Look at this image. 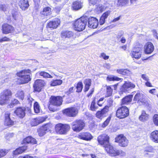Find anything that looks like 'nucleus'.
Masks as SVG:
<instances>
[{
	"instance_id": "obj_42",
	"label": "nucleus",
	"mask_w": 158,
	"mask_h": 158,
	"mask_svg": "<svg viewBox=\"0 0 158 158\" xmlns=\"http://www.w3.org/2000/svg\"><path fill=\"white\" fill-rule=\"evenodd\" d=\"M106 9V7L103 5H99L95 9V10L98 13H100Z\"/></svg>"
},
{
	"instance_id": "obj_43",
	"label": "nucleus",
	"mask_w": 158,
	"mask_h": 158,
	"mask_svg": "<svg viewBox=\"0 0 158 158\" xmlns=\"http://www.w3.org/2000/svg\"><path fill=\"white\" fill-rule=\"evenodd\" d=\"M83 86V84L81 82H78L76 87L77 89L76 92L78 93L81 92L82 90Z\"/></svg>"
},
{
	"instance_id": "obj_5",
	"label": "nucleus",
	"mask_w": 158,
	"mask_h": 158,
	"mask_svg": "<svg viewBox=\"0 0 158 158\" xmlns=\"http://www.w3.org/2000/svg\"><path fill=\"white\" fill-rule=\"evenodd\" d=\"M11 91L8 89L4 90L0 94V104L3 105L7 103L12 96Z\"/></svg>"
},
{
	"instance_id": "obj_7",
	"label": "nucleus",
	"mask_w": 158,
	"mask_h": 158,
	"mask_svg": "<svg viewBox=\"0 0 158 158\" xmlns=\"http://www.w3.org/2000/svg\"><path fill=\"white\" fill-rule=\"evenodd\" d=\"M85 126L84 122L81 120H77L72 124V128L73 131L78 132L82 130Z\"/></svg>"
},
{
	"instance_id": "obj_17",
	"label": "nucleus",
	"mask_w": 158,
	"mask_h": 158,
	"mask_svg": "<svg viewBox=\"0 0 158 158\" xmlns=\"http://www.w3.org/2000/svg\"><path fill=\"white\" fill-rule=\"evenodd\" d=\"M14 30V28L8 24H4L2 25V32L4 34H7L12 33Z\"/></svg>"
},
{
	"instance_id": "obj_19",
	"label": "nucleus",
	"mask_w": 158,
	"mask_h": 158,
	"mask_svg": "<svg viewBox=\"0 0 158 158\" xmlns=\"http://www.w3.org/2000/svg\"><path fill=\"white\" fill-rule=\"evenodd\" d=\"M144 48L145 53L146 54H149L154 51V47L152 43L148 42L145 44Z\"/></svg>"
},
{
	"instance_id": "obj_38",
	"label": "nucleus",
	"mask_w": 158,
	"mask_h": 158,
	"mask_svg": "<svg viewBox=\"0 0 158 158\" xmlns=\"http://www.w3.org/2000/svg\"><path fill=\"white\" fill-rule=\"evenodd\" d=\"M128 2V0H118L116 4L118 6H123L126 5Z\"/></svg>"
},
{
	"instance_id": "obj_54",
	"label": "nucleus",
	"mask_w": 158,
	"mask_h": 158,
	"mask_svg": "<svg viewBox=\"0 0 158 158\" xmlns=\"http://www.w3.org/2000/svg\"><path fill=\"white\" fill-rule=\"evenodd\" d=\"M99 57L102 58L105 60H106L109 58V57L108 56H106L104 53H102L101 54Z\"/></svg>"
},
{
	"instance_id": "obj_2",
	"label": "nucleus",
	"mask_w": 158,
	"mask_h": 158,
	"mask_svg": "<svg viewBox=\"0 0 158 158\" xmlns=\"http://www.w3.org/2000/svg\"><path fill=\"white\" fill-rule=\"evenodd\" d=\"M88 17L83 16L77 19L73 23L74 29L77 31H80L84 30L88 21Z\"/></svg>"
},
{
	"instance_id": "obj_26",
	"label": "nucleus",
	"mask_w": 158,
	"mask_h": 158,
	"mask_svg": "<svg viewBox=\"0 0 158 158\" xmlns=\"http://www.w3.org/2000/svg\"><path fill=\"white\" fill-rule=\"evenodd\" d=\"M19 4L20 8L23 10H25L27 9L29 6L27 0H20Z\"/></svg>"
},
{
	"instance_id": "obj_24",
	"label": "nucleus",
	"mask_w": 158,
	"mask_h": 158,
	"mask_svg": "<svg viewBox=\"0 0 158 158\" xmlns=\"http://www.w3.org/2000/svg\"><path fill=\"white\" fill-rule=\"evenodd\" d=\"M10 113L7 112L5 114V121L4 124L6 126H12L14 124V122L10 118Z\"/></svg>"
},
{
	"instance_id": "obj_11",
	"label": "nucleus",
	"mask_w": 158,
	"mask_h": 158,
	"mask_svg": "<svg viewBox=\"0 0 158 158\" xmlns=\"http://www.w3.org/2000/svg\"><path fill=\"white\" fill-rule=\"evenodd\" d=\"M63 113L64 114L70 117H75L78 113L77 109L75 107H72L68 108L63 110Z\"/></svg>"
},
{
	"instance_id": "obj_13",
	"label": "nucleus",
	"mask_w": 158,
	"mask_h": 158,
	"mask_svg": "<svg viewBox=\"0 0 158 158\" xmlns=\"http://www.w3.org/2000/svg\"><path fill=\"white\" fill-rule=\"evenodd\" d=\"M134 101H137L140 105H144L146 102L144 96L139 93H137L135 95L133 99Z\"/></svg>"
},
{
	"instance_id": "obj_51",
	"label": "nucleus",
	"mask_w": 158,
	"mask_h": 158,
	"mask_svg": "<svg viewBox=\"0 0 158 158\" xmlns=\"http://www.w3.org/2000/svg\"><path fill=\"white\" fill-rule=\"evenodd\" d=\"M38 134L40 136H42L44 135L46 132L44 130H42V127H40L38 131Z\"/></svg>"
},
{
	"instance_id": "obj_8",
	"label": "nucleus",
	"mask_w": 158,
	"mask_h": 158,
	"mask_svg": "<svg viewBox=\"0 0 158 158\" xmlns=\"http://www.w3.org/2000/svg\"><path fill=\"white\" fill-rule=\"evenodd\" d=\"M107 153L111 156H125L126 155V153L121 150H117L116 148H114L112 146L107 148Z\"/></svg>"
},
{
	"instance_id": "obj_55",
	"label": "nucleus",
	"mask_w": 158,
	"mask_h": 158,
	"mask_svg": "<svg viewBox=\"0 0 158 158\" xmlns=\"http://www.w3.org/2000/svg\"><path fill=\"white\" fill-rule=\"evenodd\" d=\"M84 83L85 85H91V81L90 79H86L84 80Z\"/></svg>"
},
{
	"instance_id": "obj_31",
	"label": "nucleus",
	"mask_w": 158,
	"mask_h": 158,
	"mask_svg": "<svg viewBox=\"0 0 158 158\" xmlns=\"http://www.w3.org/2000/svg\"><path fill=\"white\" fill-rule=\"evenodd\" d=\"M149 118V114H147L144 110H143L141 115L139 117V119L142 122H144L147 121Z\"/></svg>"
},
{
	"instance_id": "obj_36",
	"label": "nucleus",
	"mask_w": 158,
	"mask_h": 158,
	"mask_svg": "<svg viewBox=\"0 0 158 158\" xmlns=\"http://www.w3.org/2000/svg\"><path fill=\"white\" fill-rule=\"evenodd\" d=\"M51 12V8L47 7L44 8L43 10L41 12V13L45 16H47L50 14Z\"/></svg>"
},
{
	"instance_id": "obj_21",
	"label": "nucleus",
	"mask_w": 158,
	"mask_h": 158,
	"mask_svg": "<svg viewBox=\"0 0 158 158\" xmlns=\"http://www.w3.org/2000/svg\"><path fill=\"white\" fill-rule=\"evenodd\" d=\"M45 120V118L44 117H38L32 119L31 121L30 124L32 126H35L43 122Z\"/></svg>"
},
{
	"instance_id": "obj_9",
	"label": "nucleus",
	"mask_w": 158,
	"mask_h": 158,
	"mask_svg": "<svg viewBox=\"0 0 158 158\" xmlns=\"http://www.w3.org/2000/svg\"><path fill=\"white\" fill-rule=\"evenodd\" d=\"M129 114L128 108L126 106H122L117 110L116 116L120 118H123L127 116Z\"/></svg>"
},
{
	"instance_id": "obj_22",
	"label": "nucleus",
	"mask_w": 158,
	"mask_h": 158,
	"mask_svg": "<svg viewBox=\"0 0 158 158\" xmlns=\"http://www.w3.org/2000/svg\"><path fill=\"white\" fill-rule=\"evenodd\" d=\"M25 109L24 107H18L14 111V113L19 117L23 118L25 116Z\"/></svg>"
},
{
	"instance_id": "obj_64",
	"label": "nucleus",
	"mask_w": 158,
	"mask_h": 158,
	"mask_svg": "<svg viewBox=\"0 0 158 158\" xmlns=\"http://www.w3.org/2000/svg\"><path fill=\"white\" fill-rule=\"evenodd\" d=\"M33 157L29 155H25L24 156H20L18 158H32Z\"/></svg>"
},
{
	"instance_id": "obj_15",
	"label": "nucleus",
	"mask_w": 158,
	"mask_h": 158,
	"mask_svg": "<svg viewBox=\"0 0 158 158\" xmlns=\"http://www.w3.org/2000/svg\"><path fill=\"white\" fill-rule=\"evenodd\" d=\"M141 48L139 47H135L131 51L130 55L132 57L139 59L141 56Z\"/></svg>"
},
{
	"instance_id": "obj_14",
	"label": "nucleus",
	"mask_w": 158,
	"mask_h": 158,
	"mask_svg": "<svg viewBox=\"0 0 158 158\" xmlns=\"http://www.w3.org/2000/svg\"><path fill=\"white\" fill-rule=\"evenodd\" d=\"M45 82L44 81L41 79L36 80L33 85V88L35 91L40 92L44 86Z\"/></svg>"
},
{
	"instance_id": "obj_40",
	"label": "nucleus",
	"mask_w": 158,
	"mask_h": 158,
	"mask_svg": "<svg viewBox=\"0 0 158 158\" xmlns=\"http://www.w3.org/2000/svg\"><path fill=\"white\" fill-rule=\"evenodd\" d=\"M15 96L16 97L18 98L21 100H23L24 96L23 91L21 90L18 91L17 93L15 94Z\"/></svg>"
},
{
	"instance_id": "obj_61",
	"label": "nucleus",
	"mask_w": 158,
	"mask_h": 158,
	"mask_svg": "<svg viewBox=\"0 0 158 158\" xmlns=\"http://www.w3.org/2000/svg\"><path fill=\"white\" fill-rule=\"evenodd\" d=\"M27 100L30 104V105L31 106L32 105V102L34 101V100L30 96H29L28 97Z\"/></svg>"
},
{
	"instance_id": "obj_47",
	"label": "nucleus",
	"mask_w": 158,
	"mask_h": 158,
	"mask_svg": "<svg viewBox=\"0 0 158 158\" xmlns=\"http://www.w3.org/2000/svg\"><path fill=\"white\" fill-rule=\"evenodd\" d=\"M41 127L42 128V130H44L46 132H48L50 130V127L49 124H46L43 126Z\"/></svg>"
},
{
	"instance_id": "obj_6",
	"label": "nucleus",
	"mask_w": 158,
	"mask_h": 158,
	"mask_svg": "<svg viewBox=\"0 0 158 158\" xmlns=\"http://www.w3.org/2000/svg\"><path fill=\"white\" fill-rule=\"evenodd\" d=\"M70 126L67 124L59 123L56 124L55 127L56 132L60 134H66L69 130Z\"/></svg>"
},
{
	"instance_id": "obj_20",
	"label": "nucleus",
	"mask_w": 158,
	"mask_h": 158,
	"mask_svg": "<svg viewBox=\"0 0 158 158\" xmlns=\"http://www.w3.org/2000/svg\"><path fill=\"white\" fill-rule=\"evenodd\" d=\"M109 107L106 106L101 111H98L96 114V117L99 118H101L106 116V113L108 111Z\"/></svg>"
},
{
	"instance_id": "obj_29",
	"label": "nucleus",
	"mask_w": 158,
	"mask_h": 158,
	"mask_svg": "<svg viewBox=\"0 0 158 158\" xmlns=\"http://www.w3.org/2000/svg\"><path fill=\"white\" fill-rule=\"evenodd\" d=\"M133 95H131L127 96L123 98L121 101V105L129 104L132 101Z\"/></svg>"
},
{
	"instance_id": "obj_12",
	"label": "nucleus",
	"mask_w": 158,
	"mask_h": 158,
	"mask_svg": "<svg viewBox=\"0 0 158 158\" xmlns=\"http://www.w3.org/2000/svg\"><path fill=\"white\" fill-rule=\"evenodd\" d=\"M135 87V85L134 84L130 82L125 81L120 88L119 94H122L123 93H125L129 89L134 88Z\"/></svg>"
},
{
	"instance_id": "obj_41",
	"label": "nucleus",
	"mask_w": 158,
	"mask_h": 158,
	"mask_svg": "<svg viewBox=\"0 0 158 158\" xmlns=\"http://www.w3.org/2000/svg\"><path fill=\"white\" fill-rule=\"evenodd\" d=\"M62 83V81L61 80H55L52 81L51 84V86H55L60 85Z\"/></svg>"
},
{
	"instance_id": "obj_50",
	"label": "nucleus",
	"mask_w": 158,
	"mask_h": 158,
	"mask_svg": "<svg viewBox=\"0 0 158 158\" xmlns=\"http://www.w3.org/2000/svg\"><path fill=\"white\" fill-rule=\"evenodd\" d=\"M111 119V117H109L105 120V121L103 123L102 127H106L109 123Z\"/></svg>"
},
{
	"instance_id": "obj_16",
	"label": "nucleus",
	"mask_w": 158,
	"mask_h": 158,
	"mask_svg": "<svg viewBox=\"0 0 158 158\" xmlns=\"http://www.w3.org/2000/svg\"><path fill=\"white\" fill-rule=\"evenodd\" d=\"M88 27L89 28H97L98 25V19L94 17L88 18Z\"/></svg>"
},
{
	"instance_id": "obj_1",
	"label": "nucleus",
	"mask_w": 158,
	"mask_h": 158,
	"mask_svg": "<svg viewBox=\"0 0 158 158\" xmlns=\"http://www.w3.org/2000/svg\"><path fill=\"white\" fill-rule=\"evenodd\" d=\"M31 71L29 69H25L17 73V75L20 77L18 79V82L19 84H24L27 83L31 80L30 75Z\"/></svg>"
},
{
	"instance_id": "obj_33",
	"label": "nucleus",
	"mask_w": 158,
	"mask_h": 158,
	"mask_svg": "<svg viewBox=\"0 0 158 158\" xmlns=\"http://www.w3.org/2000/svg\"><path fill=\"white\" fill-rule=\"evenodd\" d=\"M98 106H99L98 104V103L97 102V104L95 102V100H94L91 103L90 109L92 111H95L98 109Z\"/></svg>"
},
{
	"instance_id": "obj_45",
	"label": "nucleus",
	"mask_w": 158,
	"mask_h": 158,
	"mask_svg": "<svg viewBox=\"0 0 158 158\" xmlns=\"http://www.w3.org/2000/svg\"><path fill=\"white\" fill-rule=\"evenodd\" d=\"M153 122L156 126H158V114H155L153 117Z\"/></svg>"
},
{
	"instance_id": "obj_52",
	"label": "nucleus",
	"mask_w": 158,
	"mask_h": 158,
	"mask_svg": "<svg viewBox=\"0 0 158 158\" xmlns=\"http://www.w3.org/2000/svg\"><path fill=\"white\" fill-rule=\"evenodd\" d=\"M7 152V151L6 150H0V158L6 155Z\"/></svg>"
},
{
	"instance_id": "obj_3",
	"label": "nucleus",
	"mask_w": 158,
	"mask_h": 158,
	"mask_svg": "<svg viewBox=\"0 0 158 158\" xmlns=\"http://www.w3.org/2000/svg\"><path fill=\"white\" fill-rule=\"evenodd\" d=\"M63 101L62 98L59 96H52L50 100V103L48 106L49 110L52 112H55L56 109L54 107H52V106H59L61 105Z\"/></svg>"
},
{
	"instance_id": "obj_58",
	"label": "nucleus",
	"mask_w": 158,
	"mask_h": 158,
	"mask_svg": "<svg viewBox=\"0 0 158 158\" xmlns=\"http://www.w3.org/2000/svg\"><path fill=\"white\" fill-rule=\"evenodd\" d=\"M90 4L94 5L99 2V0H89Z\"/></svg>"
},
{
	"instance_id": "obj_44",
	"label": "nucleus",
	"mask_w": 158,
	"mask_h": 158,
	"mask_svg": "<svg viewBox=\"0 0 158 158\" xmlns=\"http://www.w3.org/2000/svg\"><path fill=\"white\" fill-rule=\"evenodd\" d=\"M106 93L105 96L106 97L111 96L112 93V89L110 87L108 86L107 87Z\"/></svg>"
},
{
	"instance_id": "obj_28",
	"label": "nucleus",
	"mask_w": 158,
	"mask_h": 158,
	"mask_svg": "<svg viewBox=\"0 0 158 158\" xmlns=\"http://www.w3.org/2000/svg\"><path fill=\"white\" fill-rule=\"evenodd\" d=\"M150 139L153 142L158 143V131L152 132L150 135Z\"/></svg>"
},
{
	"instance_id": "obj_37",
	"label": "nucleus",
	"mask_w": 158,
	"mask_h": 158,
	"mask_svg": "<svg viewBox=\"0 0 158 158\" xmlns=\"http://www.w3.org/2000/svg\"><path fill=\"white\" fill-rule=\"evenodd\" d=\"M34 109L35 112L37 114L40 113L41 111L40 106L38 103L36 102L34 103Z\"/></svg>"
},
{
	"instance_id": "obj_57",
	"label": "nucleus",
	"mask_w": 158,
	"mask_h": 158,
	"mask_svg": "<svg viewBox=\"0 0 158 158\" xmlns=\"http://www.w3.org/2000/svg\"><path fill=\"white\" fill-rule=\"evenodd\" d=\"M141 78L144 80L147 81H149V79L148 77L145 74H143L141 76Z\"/></svg>"
},
{
	"instance_id": "obj_59",
	"label": "nucleus",
	"mask_w": 158,
	"mask_h": 158,
	"mask_svg": "<svg viewBox=\"0 0 158 158\" xmlns=\"http://www.w3.org/2000/svg\"><path fill=\"white\" fill-rule=\"evenodd\" d=\"M10 40L6 37H4L0 39V42H2L3 41H9Z\"/></svg>"
},
{
	"instance_id": "obj_32",
	"label": "nucleus",
	"mask_w": 158,
	"mask_h": 158,
	"mask_svg": "<svg viewBox=\"0 0 158 158\" xmlns=\"http://www.w3.org/2000/svg\"><path fill=\"white\" fill-rule=\"evenodd\" d=\"M73 33L71 31H65L62 32L61 33V36L63 38H70L73 36Z\"/></svg>"
},
{
	"instance_id": "obj_46",
	"label": "nucleus",
	"mask_w": 158,
	"mask_h": 158,
	"mask_svg": "<svg viewBox=\"0 0 158 158\" xmlns=\"http://www.w3.org/2000/svg\"><path fill=\"white\" fill-rule=\"evenodd\" d=\"M12 17L15 20H16L18 19L19 15V13L18 12L14 10L12 11Z\"/></svg>"
},
{
	"instance_id": "obj_49",
	"label": "nucleus",
	"mask_w": 158,
	"mask_h": 158,
	"mask_svg": "<svg viewBox=\"0 0 158 158\" xmlns=\"http://www.w3.org/2000/svg\"><path fill=\"white\" fill-rule=\"evenodd\" d=\"M8 6L5 4H1L0 5V10L4 12L6 11L8 9Z\"/></svg>"
},
{
	"instance_id": "obj_23",
	"label": "nucleus",
	"mask_w": 158,
	"mask_h": 158,
	"mask_svg": "<svg viewBox=\"0 0 158 158\" xmlns=\"http://www.w3.org/2000/svg\"><path fill=\"white\" fill-rule=\"evenodd\" d=\"M60 21L58 19H56L54 20L50 21L47 24V27L53 29H56L59 25Z\"/></svg>"
},
{
	"instance_id": "obj_27",
	"label": "nucleus",
	"mask_w": 158,
	"mask_h": 158,
	"mask_svg": "<svg viewBox=\"0 0 158 158\" xmlns=\"http://www.w3.org/2000/svg\"><path fill=\"white\" fill-rule=\"evenodd\" d=\"M83 6V2L80 1H76L74 2L72 6L73 10H77L81 9Z\"/></svg>"
},
{
	"instance_id": "obj_34",
	"label": "nucleus",
	"mask_w": 158,
	"mask_h": 158,
	"mask_svg": "<svg viewBox=\"0 0 158 158\" xmlns=\"http://www.w3.org/2000/svg\"><path fill=\"white\" fill-rule=\"evenodd\" d=\"M118 73L123 75H128L130 74V71L127 69H119L117 70Z\"/></svg>"
},
{
	"instance_id": "obj_56",
	"label": "nucleus",
	"mask_w": 158,
	"mask_h": 158,
	"mask_svg": "<svg viewBox=\"0 0 158 158\" xmlns=\"http://www.w3.org/2000/svg\"><path fill=\"white\" fill-rule=\"evenodd\" d=\"M74 87H72L70 88L69 90L66 92L65 93L67 95H69L70 94H71L72 93H73V91L74 89Z\"/></svg>"
},
{
	"instance_id": "obj_53",
	"label": "nucleus",
	"mask_w": 158,
	"mask_h": 158,
	"mask_svg": "<svg viewBox=\"0 0 158 158\" xmlns=\"http://www.w3.org/2000/svg\"><path fill=\"white\" fill-rule=\"evenodd\" d=\"M110 10H108L104 13L102 15V16L105 19H106L108 16L110 15Z\"/></svg>"
},
{
	"instance_id": "obj_39",
	"label": "nucleus",
	"mask_w": 158,
	"mask_h": 158,
	"mask_svg": "<svg viewBox=\"0 0 158 158\" xmlns=\"http://www.w3.org/2000/svg\"><path fill=\"white\" fill-rule=\"evenodd\" d=\"M121 79V78L113 75H109L107 77V80L109 81H119Z\"/></svg>"
},
{
	"instance_id": "obj_30",
	"label": "nucleus",
	"mask_w": 158,
	"mask_h": 158,
	"mask_svg": "<svg viewBox=\"0 0 158 158\" xmlns=\"http://www.w3.org/2000/svg\"><path fill=\"white\" fill-rule=\"evenodd\" d=\"M27 147L26 146L19 147L14 151L13 154L14 155H17L22 153L27 150Z\"/></svg>"
},
{
	"instance_id": "obj_35",
	"label": "nucleus",
	"mask_w": 158,
	"mask_h": 158,
	"mask_svg": "<svg viewBox=\"0 0 158 158\" xmlns=\"http://www.w3.org/2000/svg\"><path fill=\"white\" fill-rule=\"evenodd\" d=\"M37 75H39L43 77L44 78H52L53 77L48 73L44 71L39 72L36 73Z\"/></svg>"
},
{
	"instance_id": "obj_4",
	"label": "nucleus",
	"mask_w": 158,
	"mask_h": 158,
	"mask_svg": "<svg viewBox=\"0 0 158 158\" xmlns=\"http://www.w3.org/2000/svg\"><path fill=\"white\" fill-rule=\"evenodd\" d=\"M98 140L99 143L105 148L107 152V149H109L110 147H112L109 143V137L106 134L99 136L98 138Z\"/></svg>"
},
{
	"instance_id": "obj_62",
	"label": "nucleus",
	"mask_w": 158,
	"mask_h": 158,
	"mask_svg": "<svg viewBox=\"0 0 158 158\" xmlns=\"http://www.w3.org/2000/svg\"><path fill=\"white\" fill-rule=\"evenodd\" d=\"M145 85L148 87H152L153 86L152 84L149 81H146L145 83Z\"/></svg>"
},
{
	"instance_id": "obj_63",
	"label": "nucleus",
	"mask_w": 158,
	"mask_h": 158,
	"mask_svg": "<svg viewBox=\"0 0 158 158\" xmlns=\"http://www.w3.org/2000/svg\"><path fill=\"white\" fill-rule=\"evenodd\" d=\"M91 85H85L84 91L85 92L87 91L89 89V87Z\"/></svg>"
},
{
	"instance_id": "obj_48",
	"label": "nucleus",
	"mask_w": 158,
	"mask_h": 158,
	"mask_svg": "<svg viewBox=\"0 0 158 158\" xmlns=\"http://www.w3.org/2000/svg\"><path fill=\"white\" fill-rule=\"evenodd\" d=\"M19 102L18 101V100L16 99H15L11 101V102L9 105L10 107L11 108L13 107L14 105L19 104Z\"/></svg>"
},
{
	"instance_id": "obj_10",
	"label": "nucleus",
	"mask_w": 158,
	"mask_h": 158,
	"mask_svg": "<svg viewBox=\"0 0 158 158\" xmlns=\"http://www.w3.org/2000/svg\"><path fill=\"white\" fill-rule=\"evenodd\" d=\"M115 142L118 143L119 146L122 147H125L127 146L128 140L122 134L119 135L115 139Z\"/></svg>"
},
{
	"instance_id": "obj_60",
	"label": "nucleus",
	"mask_w": 158,
	"mask_h": 158,
	"mask_svg": "<svg viewBox=\"0 0 158 158\" xmlns=\"http://www.w3.org/2000/svg\"><path fill=\"white\" fill-rule=\"evenodd\" d=\"M105 19L102 16H101L99 21V23L100 25H103L105 22Z\"/></svg>"
},
{
	"instance_id": "obj_25",
	"label": "nucleus",
	"mask_w": 158,
	"mask_h": 158,
	"mask_svg": "<svg viewBox=\"0 0 158 158\" xmlns=\"http://www.w3.org/2000/svg\"><path fill=\"white\" fill-rule=\"evenodd\" d=\"M37 143L36 140L31 136H28L24 139L22 142V144L31 143L33 144H35Z\"/></svg>"
},
{
	"instance_id": "obj_18",
	"label": "nucleus",
	"mask_w": 158,
	"mask_h": 158,
	"mask_svg": "<svg viewBox=\"0 0 158 158\" xmlns=\"http://www.w3.org/2000/svg\"><path fill=\"white\" fill-rule=\"evenodd\" d=\"M78 137L81 139L88 141H90L93 138L92 135L88 132L80 133L78 135Z\"/></svg>"
}]
</instances>
